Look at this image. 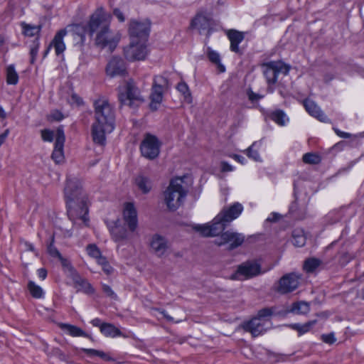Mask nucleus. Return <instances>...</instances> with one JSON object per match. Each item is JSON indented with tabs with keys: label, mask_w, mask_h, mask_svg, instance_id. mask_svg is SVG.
<instances>
[{
	"label": "nucleus",
	"mask_w": 364,
	"mask_h": 364,
	"mask_svg": "<svg viewBox=\"0 0 364 364\" xmlns=\"http://www.w3.org/2000/svg\"><path fill=\"white\" fill-rule=\"evenodd\" d=\"M64 193L70 219L75 224L87 226L89 222L87 214L90 200L82 188L81 181L75 178H68Z\"/></svg>",
	"instance_id": "f257e3e1"
},
{
	"label": "nucleus",
	"mask_w": 364,
	"mask_h": 364,
	"mask_svg": "<svg viewBox=\"0 0 364 364\" xmlns=\"http://www.w3.org/2000/svg\"><path fill=\"white\" fill-rule=\"evenodd\" d=\"M112 16L103 9H97L90 17L89 31L95 43L101 48L113 51L121 38L119 31L110 28Z\"/></svg>",
	"instance_id": "f03ea898"
},
{
	"label": "nucleus",
	"mask_w": 364,
	"mask_h": 364,
	"mask_svg": "<svg viewBox=\"0 0 364 364\" xmlns=\"http://www.w3.org/2000/svg\"><path fill=\"white\" fill-rule=\"evenodd\" d=\"M95 121L92 125L91 134L95 144L104 145L106 134L114 129V112L112 106L105 97H100L94 102Z\"/></svg>",
	"instance_id": "7ed1b4c3"
},
{
	"label": "nucleus",
	"mask_w": 364,
	"mask_h": 364,
	"mask_svg": "<svg viewBox=\"0 0 364 364\" xmlns=\"http://www.w3.org/2000/svg\"><path fill=\"white\" fill-rule=\"evenodd\" d=\"M182 178H175L170 182L169 186L164 193V202L170 210H175L183 203V199L186 196V191L183 187Z\"/></svg>",
	"instance_id": "20e7f679"
},
{
	"label": "nucleus",
	"mask_w": 364,
	"mask_h": 364,
	"mask_svg": "<svg viewBox=\"0 0 364 364\" xmlns=\"http://www.w3.org/2000/svg\"><path fill=\"white\" fill-rule=\"evenodd\" d=\"M168 80L163 75H156L154 78L151 92L149 96L150 109L156 110L163 101L164 94L168 89Z\"/></svg>",
	"instance_id": "39448f33"
},
{
	"label": "nucleus",
	"mask_w": 364,
	"mask_h": 364,
	"mask_svg": "<svg viewBox=\"0 0 364 364\" xmlns=\"http://www.w3.org/2000/svg\"><path fill=\"white\" fill-rule=\"evenodd\" d=\"M150 31L148 20L132 19L128 24V33L131 41H147Z\"/></svg>",
	"instance_id": "423d86ee"
},
{
	"label": "nucleus",
	"mask_w": 364,
	"mask_h": 364,
	"mask_svg": "<svg viewBox=\"0 0 364 364\" xmlns=\"http://www.w3.org/2000/svg\"><path fill=\"white\" fill-rule=\"evenodd\" d=\"M123 54L125 59L130 62L145 60L148 54L146 41L130 40L129 45L124 48Z\"/></svg>",
	"instance_id": "0eeeda50"
},
{
	"label": "nucleus",
	"mask_w": 364,
	"mask_h": 364,
	"mask_svg": "<svg viewBox=\"0 0 364 364\" xmlns=\"http://www.w3.org/2000/svg\"><path fill=\"white\" fill-rule=\"evenodd\" d=\"M227 225V223L218 215L211 223L196 225L193 228L203 237H216L223 233Z\"/></svg>",
	"instance_id": "6e6552de"
},
{
	"label": "nucleus",
	"mask_w": 364,
	"mask_h": 364,
	"mask_svg": "<svg viewBox=\"0 0 364 364\" xmlns=\"http://www.w3.org/2000/svg\"><path fill=\"white\" fill-rule=\"evenodd\" d=\"M120 102L124 105L133 107L143 102L139 90L132 81L127 82L124 90L119 95Z\"/></svg>",
	"instance_id": "1a4fd4ad"
},
{
	"label": "nucleus",
	"mask_w": 364,
	"mask_h": 364,
	"mask_svg": "<svg viewBox=\"0 0 364 364\" xmlns=\"http://www.w3.org/2000/svg\"><path fill=\"white\" fill-rule=\"evenodd\" d=\"M262 273L261 267L255 261H247L237 267L231 278L235 280H245L256 277Z\"/></svg>",
	"instance_id": "9d476101"
},
{
	"label": "nucleus",
	"mask_w": 364,
	"mask_h": 364,
	"mask_svg": "<svg viewBox=\"0 0 364 364\" xmlns=\"http://www.w3.org/2000/svg\"><path fill=\"white\" fill-rule=\"evenodd\" d=\"M160 142L158 139L150 134H146L141 141L140 149L143 156L154 159L159 156L160 151Z\"/></svg>",
	"instance_id": "9b49d317"
},
{
	"label": "nucleus",
	"mask_w": 364,
	"mask_h": 364,
	"mask_svg": "<svg viewBox=\"0 0 364 364\" xmlns=\"http://www.w3.org/2000/svg\"><path fill=\"white\" fill-rule=\"evenodd\" d=\"M85 250L87 254L101 267L102 270L106 275H110L114 272V268L96 245L89 244L87 245Z\"/></svg>",
	"instance_id": "f8f14e48"
},
{
	"label": "nucleus",
	"mask_w": 364,
	"mask_h": 364,
	"mask_svg": "<svg viewBox=\"0 0 364 364\" xmlns=\"http://www.w3.org/2000/svg\"><path fill=\"white\" fill-rule=\"evenodd\" d=\"M300 284V277L294 273L284 275L276 284V291L280 294L290 293L296 289Z\"/></svg>",
	"instance_id": "ddd939ff"
},
{
	"label": "nucleus",
	"mask_w": 364,
	"mask_h": 364,
	"mask_svg": "<svg viewBox=\"0 0 364 364\" xmlns=\"http://www.w3.org/2000/svg\"><path fill=\"white\" fill-rule=\"evenodd\" d=\"M265 67L264 75L267 78L268 84H274L277 81V75L279 73L287 75L289 67L282 62H270L263 65Z\"/></svg>",
	"instance_id": "4468645a"
},
{
	"label": "nucleus",
	"mask_w": 364,
	"mask_h": 364,
	"mask_svg": "<svg viewBox=\"0 0 364 364\" xmlns=\"http://www.w3.org/2000/svg\"><path fill=\"white\" fill-rule=\"evenodd\" d=\"M244 240L245 236L242 234L228 230L223 232L215 242L219 246L228 244L230 249H235L240 246Z\"/></svg>",
	"instance_id": "2eb2a0df"
},
{
	"label": "nucleus",
	"mask_w": 364,
	"mask_h": 364,
	"mask_svg": "<svg viewBox=\"0 0 364 364\" xmlns=\"http://www.w3.org/2000/svg\"><path fill=\"white\" fill-rule=\"evenodd\" d=\"M149 247L151 252L158 257H164L168 255L169 244L165 237L159 235L151 237Z\"/></svg>",
	"instance_id": "dca6fc26"
},
{
	"label": "nucleus",
	"mask_w": 364,
	"mask_h": 364,
	"mask_svg": "<svg viewBox=\"0 0 364 364\" xmlns=\"http://www.w3.org/2000/svg\"><path fill=\"white\" fill-rule=\"evenodd\" d=\"M65 137L64 132L61 128H58L55 133V141L54 150L51 158L56 164H61L65 161L63 147Z\"/></svg>",
	"instance_id": "f3484780"
},
{
	"label": "nucleus",
	"mask_w": 364,
	"mask_h": 364,
	"mask_svg": "<svg viewBox=\"0 0 364 364\" xmlns=\"http://www.w3.org/2000/svg\"><path fill=\"white\" fill-rule=\"evenodd\" d=\"M123 219L129 232H134L137 228V213L132 203H125L124 204Z\"/></svg>",
	"instance_id": "a211bd4d"
},
{
	"label": "nucleus",
	"mask_w": 364,
	"mask_h": 364,
	"mask_svg": "<svg viewBox=\"0 0 364 364\" xmlns=\"http://www.w3.org/2000/svg\"><path fill=\"white\" fill-rule=\"evenodd\" d=\"M243 210L242 205L239 203H235L228 208H224L218 214L220 217L227 224L236 219Z\"/></svg>",
	"instance_id": "6ab92c4d"
},
{
	"label": "nucleus",
	"mask_w": 364,
	"mask_h": 364,
	"mask_svg": "<svg viewBox=\"0 0 364 364\" xmlns=\"http://www.w3.org/2000/svg\"><path fill=\"white\" fill-rule=\"evenodd\" d=\"M267 323L260 320V318L254 317L248 321L244 326L245 329L250 332L254 337L257 336L264 332L267 329Z\"/></svg>",
	"instance_id": "aec40b11"
},
{
	"label": "nucleus",
	"mask_w": 364,
	"mask_h": 364,
	"mask_svg": "<svg viewBox=\"0 0 364 364\" xmlns=\"http://www.w3.org/2000/svg\"><path fill=\"white\" fill-rule=\"evenodd\" d=\"M106 72L111 77L123 75L125 72L124 61L118 58H112L107 64Z\"/></svg>",
	"instance_id": "412c9836"
},
{
	"label": "nucleus",
	"mask_w": 364,
	"mask_h": 364,
	"mask_svg": "<svg viewBox=\"0 0 364 364\" xmlns=\"http://www.w3.org/2000/svg\"><path fill=\"white\" fill-rule=\"evenodd\" d=\"M304 106L309 114L321 122H327L326 116L320 110L317 105L312 100L306 99L304 101Z\"/></svg>",
	"instance_id": "4be33fe9"
},
{
	"label": "nucleus",
	"mask_w": 364,
	"mask_h": 364,
	"mask_svg": "<svg viewBox=\"0 0 364 364\" xmlns=\"http://www.w3.org/2000/svg\"><path fill=\"white\" fill-rule=\"evenodd\" d=\"M209 26V19L201 14H197L191 21V27L197 29L200 33H201L202 31L208 29Z\"/></svg>",
	"instance_id": "5701e85b"
},
{
	"label": "nucleus",
	"mask_w": 364,
	"mask_h": 364,
	"mask_svg": "<svg viewBox=\"0 0 364 364\" xmlns=\"http://www.w3.org/2000/svg\"><path fill=\"white\" fill-rule=\"evenodd\" d=\"M73 281L74 287L77 289V291H82L87 294L94 292V289L91 284L87 280L82 279L78 274L74 275Z\"/></svg>",
	"instance_id": "b1692460"
},
{
	"label": "nucleus",
	"mask_w": 364,
	"mask_h": 364,
	"mask_svg": "<svg viewBox=\"0 0 364 364\" xmlns=\"http://www.w3.org/2000/svg\"><path fill=\"white\" fill-rule=\"evenodd\" d=\"M228 36L230 41V49L234 52H238V44L243 40V33L235 30H230Z\"/></svg>",
	"instance_id": "393cba45"
},
{
	"label": "nucleus",
	"mask_w": 364,
	"mask_h": 364,
	"mask_svg": "<svg viewBox=\"0 0 364 364\" xmlns=\"http://www.w3.org/2000/svg\"><path fill=\"white\" fill-rule=\"evenodd\" d=\"M65 34L66 31L65 30H60L55 34L50 44V46L54 47L57 55L62 53L65 50V46L63 41V38Z\"/></svg>",
	"instance_id": "a878e982"
},
{
	"label": "nucleus",
	"mask_w": 364,
	"mask_h": 364,
	"mask_svg": "<svg viewBox=\"0 0 364 364\" xmlns=\"http://www.w3.org/2000/svg\"><path fill=\"white\" fill-rule=\"evenodd\" d=\"M135 184L138 190L144 194L148 193L152 188L151 181L144 176H139L136 177Z\"/></svg>",
	"instance_id": "bb28decb"
},
{
	"label": "nucleus",
	"mask_w": 364,
	"mask_h": 364,
	"mask_svg": "<svg viewBox=\"0 0 364 364\" xmlns=\"http://www.w3.org/2000/svg\"><path fill=\"white\" fill-rule=\"evenodd\" d=\"M101 333L107 337H125V336L123 335L119 328L115 327L113 324L109 323H106L102 326Z\"/></svg>",
	"instance_id": "cd10ccee"
},
{
	"label": "nucleus",
	"mask_w": 364,
	"mask_h": 364,
	"mask_svg": "<svg viewBox=\"0 0 364 364\" xmlns=\"http://www.w3.org/2000/svg\"><path fill=\"white\" fill-rule=\"evenodd\" d=\"M6 81L8 85H16L18 82V74L14 65L6 68Z\"/></svg>",
	"instance_id": "c85d7f7f"
},
{
	"label": "nucleus",
	"mask_w": 364,
	"mask_h": 364,
	"mask_svg": "<svg viewBox=\"0 0 364 364\" xmlns=\"http://www.w3.org/2000/svg\"><path fill=\"white\" fill-rule=\"evenodd\" d=\"M209 60L214 63L220 73H223L225 70V66L220 63V55L218 53L212 50L210 48L207 51Z\"/></svg>",
	"instance_id": "c756f323"
},
{
	"label": "nucleus",
	"mask_w": 364,
	"mask_h": 364,
	"mask_svg": "<svg viewBox=\"0 0 364 364\" xmlns=\"http://www.w3.org/2000/svg\"><path fill=\"white\" fill-rule=\"evenodd\" d=\"M309 306L306 302L298 301L292 304L290 311L297 314H304L309 312Z\"/></svg>",
	"instance_id": "7c9ffc66"
},
{
	"label": "nucleus",
	"mask_w": 364,
	"mask_h": 364,
	"mask_svg": "<svg viewBox=\"0 0 364 364\" xmlns=\"http://www.w3.org/2000/svg\"><path fill=\"white\" fill-rule=\"evenodd\" d=\"M129 230L124 229L123 228L115 227L112 230V235L116 241H120L123 240H128L130 237Z\"/></svg>",
	"instance_id": "2f4dec72"
},
{
	"label": "nucleus",
	"mask_w": 364,
	"mask_h": 364,
	"mask_svg": "<svg viewBox=\"0 0 364 364\" xmlns=\"http://www.w3.org/2000/svg\"><path fill=\"white\" fill-rule=\"evenodd\" d=\"M28 289L31 295L36 299H41L43 296V289L36 284L33 282L29 281L27 285Z\"/></svg>",
	"instance_id": "473e14b6"
},
{
	"label": "nucleus",
	"mask_w": 364,
	"mask_h": 364,
	"mask_svg": "<svg viewBox=\"0 0 364 364\" xmlns=\"http://www.w3.org/2000/svg\"><path fill=\"white\" fill-rule=\"evenodd\" d=\"M321 264V262L316 258L307 259L304 264V269L306 272H313Z\"/></svg>",
	"instance_id": "72a5a7b5"
},
{
	"label": "nucleus",
	"mask_w": 364,
	"mask_h": 364,
	"mask_svg": "<svg viewBox=\"0 0 364 364\" xmlns=\"http://www.w3.org/2000/svg\"><path fill=\"white\" fill-rule=\"evenodd\" d=\"M292 243L296 247H302L306 243V237L301 230H294L292 234Z\"/></svg>",
	"instance_id": "f704fd0d"
},
{
	"label": "nucleus",
	"mask_w": 364,
	"mask_h": 364,
	"mask_svg": "<svg viewBox=\"0 0 364 364\" xmlns=\"http://www.w3.org/2000/svg\"><path fill=\"white\" fill-rule=\"evenodd\" d=\"M21 26L23 29V33L27 36H34L40 32V26H31L26 23H23Z\"/></svg>",
	"instance_id": "c9c22d12"
},
{
	"label": "nucleus",
	"mask_w": 364,
	"mask_h": 364,
	"mask_svg": "<svg viewBox=\"0 0 364 364\" xmlns=\"http://www.w3.org/2000/svg\"><path fill=\"white\" fill-rule=\"evenodd\" d=\"M61 328L67 331L73 336H85L84 331L75 326L62 324Z\"/></svg>",
	"instance_id": "e433bc0d"
},
{
	"label": "nucleus",
	"mask_w": 364,
	"mask_h": 364,
	"mask_svg": "<svg viewBox=\"0 0 364 364\" xmlns=\"http://www.w3.org/2000/svg\"><path fill=\"white\" fill-rule=\"evenodd\" d=\"M177 90L183 95L184 100L186 102L191 103L192 102L188 86L185 82H179L177 85Z\"/></svg>",
	"instance_id": "4c0bfd02"
},
{
	"label": "nucleus",
	"mask_w": 364,
	"mask_h": 364,
	"mask_svg": "<svg viewBox=\"0 0 364 364\" xmlns=\"http://www.w3.org/2000/svg\"><path fill=\"white\" fill-rule=\"evenodd\" d=\"M58 259L60 261L61 265L63 267L64 270L68 274H69V276L71 277L72 279L74 277L75 274H77L76 271L70 264L69 260H68L66 258H64L63 256L60 257Z\"/></svg>",
	"instance_id": "58836bf2"
},
{
	"label": "nucleus",
	"mask_w": 364,
	"mask_h": 364,
	"mask_svg": "<svg viewBox=\"0 0 364 364\" xmlns=\"http://www.w3.org/2000/svg\"><path fill=\"white\" fill-rule=\"evenodd\" d=\"M271 118L273 121L281 126L285 124V121L287 119L286 114L281 110H277L272 112L271 114Z\"/></svg>",
	"instance_id": "ea45409f"
},
{
	"label": "nucleus",
	"mask_w": 364,
	"mask_h": 364,
	"mask_svg": "<svg viewBox=\"0 0 364 364\" xmlns=\"http://www.w3.org/2000/svg\"><path fill=\"white\" fill-rule=\"evenodd\" d=\"M272 309L269 308H264L259 310L257 313V316L255 318H260L264 323H268L269 318L272 315Z\"/></svg>",
	"instance_id": "a19ab883"
},
{
	"label": "nucleus",
	"mask_w": 364,
	"mask_h": 364,
	"mask_svg": "<svg viewBox=\"0 0 364 364\" xmlns=\"http://www.w3.org/2000/svg\"><path fill=\"white\" fill-rule=\"evenodd\" d=\"M85 353L88 355H97L100 357L104 360H109L111 359L110 356L104 353L103 351L95 350V349H84Z\"/></svg>",
	"instance_id": "79ce46f5"
},
{
	"label": "nucleus",
	"mask_w": 364,
	"mask_h": 364,
	"mask_svg": "<svg viewBox=\"0 0 364 364\" xmlns=\"http://www.w3.org/2000/svg\"><path fill=\"white\" fill-rule=\"evenodd\" d=\"M303 161L306 164H316L320 161V157L312 153H307L303 156Z\"/></svg>",
	"instance_id": "37998d69"
},
{
	"label": "nucleus",
	"mask_w": 364,
	"mask_h": 364,
	"mask_svg": "<svg viewBox=\"0 0 364 364\" xmlns=\"http://www.w3.org/2000/svg\"><path fill=\"white\" fill-rule=\"evenodd\" d=\"M316 321H309L304 325H299V324H294L293 325V328L296 330L300 334L304 333L309 331L310 328L312 327L315 324Z\"/></svg>",
	"instance_id": "c03bdc74"
},
{
	"label": "nucleus",
	"mask_w": 364,
	"mask_h": 364,
	"mask_svg": "<svg viewBox=\"0 0 364 364\" xmlns=\"http://www.w3.org/2000/svg\"><path fill=\"white\" fill-rule=\"evenodd\" d=\"M38 48L39 43L38 42V41H34L30 48L31 63H34L36 57L38 52Z\"/></svg>",
	"instance_id": "a18cd8bd"
},
{
	"label": "nucleus",
	"mask_w": 364,
	"mask_h": 364,
	"mask_svg": "<svg viewBox=\"0 0 364 364\" xmlns=\"http://www.w3.org/2000/svg\"><path fill=\"white\" fill-rule=\"evenodd\" d=\"M55 133L49 129H43L41 131V137L43 141H52L53 138L55 139Z\"/></svg>",
	"instance_id": "49530a36"
},
{
	"label": "nucleus",
	"mask_w": 364,
	"mask_h": 364,
	"mask_svg": "<svg viewBox=\"0 0 364 364\" xmlns=\"http://www.w3.org/2000/svg\"><path fill=\"white\" fill-rule=\"evenodd\" d=\"M102 291L105 294L106 296L110 297L111 299H116L117 295L114 292V291L111 289V287L107 284L102 285Z\"/></svg>",
	"instance_id": "de8ad7c7"
},
{
	"label": "nucleus",
	"mask_w": 364,
	"mask_h": 364,
	"mask_svg": "<svg viewBox=\"0 0 364 364\" xmlns=\"http://www.w3.org/2000/svg\"><path fill=\"white\" fill-rule=\"evenodd\" d=\"M63 116L58 110H54L48 115V118L50 121H60L63 119Z\"/></svg>",
	"instance_id": "09e8293b"
},
{
	"label": "nucleus",
	"mask_w": 364,
	"mask_h": 364,
	"mask_svg": "<svg viewBox=\"0 0 364 364\" xmlns=\"http://www.w3.org/2000/svg\"><path fill=\"white\" fill-rule=\"evenodd\" d=\"M321 339L323 342L329 344H331L336 341L334 335L333 333L323 334L321 336Z\"/></svg>",
	"instance_id": "8fccbe9b"
},
{
	"label": "nucleus",
	"mask_w": 364,
	"mask_h": 364,
	"mask_svg": "<svg viewBox=\"0 0 364 364\" xmlns=\"http://www.w3.org/2000/svg\"><path fill=\"white\" fill-rule=\"evenodd\" d=\"M48 251L49 252V254L53 257H57V258H60V257H62V255H60V253L58 252V250L55 247H53L52 245H50L48 247Z\"/></svg>",
	"instance_id": "3c124183"
},
{
	"label": "nucleus",
	"mask_w": 364,
	"mask_h": 364,
	"mask_svg": "<svg viewBox=\"0 0 364 364\" xmlns=\"http://www.w3.org/2000/svg\"><path fill=\"white\" fill-rule=\"evenodd\" d=\"M247 154L249 157L252 158L254 160H259V154L256 151L253 150L252 146L247 150Z\"/></svg>",
	"instance_id": "603ef678"
},
{
	"label": "nucleus",
	"mask_w": 364,
	"mask_h": 364,
	"mask_svg": "<svg viewBox=\"0 0 364 364\" xmlns=\"http://www.w3.org/2000/svg\"><path fill=\"white\" fill-rule=\"evenodd\" d=\"M113 14L117 17L119 22H124L125 21V17L123 13L119 9H114Z\"/></svg>",
	"instance_id": "864d4df0"
},
{
	"label": "nucleus",
	"mask_w": 364,
	"mask_h": 364,
	"mask_svg": "<svg viewBox=\"0 0 364 364\" xmlns=\"http://www.w3.org/2000/svg\"><path fill=\"white\" fill-rule=\"evenodd\" d=\"M220 168L222 172H229L233 170L232 166L225 161L220 163Z\"/></svg>",
	"instance_id": "5fc2aeb1"
},
{
	"label": "nucleus",
	"mask_w": 364,
	"mask_h": 364,
	"mask_svg": "<svg viewBox=\"0 0 364 364\" xmlns=\"http://www.w3.org/2000/svg\"><path fill=\"white\" fill-rule=\"evenodd\" d=\"M70 102L71 104H75L77 105H80L82 103V100L77 95H72L70 98Z\"/></svg>",
	"instance_id": "6e6d98bb"
},
{
	"label": "nucleus",
	"mask_w": 364,
	"mask_h": 364,
	"mask_svg": "<svg viewBox=\"0 0 364 364\" xmlns=\"http://www.w3.org/2000/svg\"><path fill=\"white\" fill-rule=\"evenodd\" d=\"M91 323L94 326H97V327H99L100 330L101 331L102 330V326L105 323H102L100 319L99 318H95L93 319L92 321H91Z\"/></svg>",
	"instance_id": "4d7b16f0"
},
{
	"label": "nucleus",
	"mask_w": 364,
	"mask_h": 364,
	"mask_svg": "<svg viewBox=\"0 0 364 364\" xmlns=\"http://www.w3.org/2000/svg\"><path fill=\"white\" fill-rule=\"evenodd\" d=\"M248 97L250 100L255 101L260 99L262 97L259 96L258 95L254 93L253 92H250L248 94Z\"/></svg>",
	"instance_id": "13d9d810"
},
{
	"label": "nucleus",
	"mask_w": 364,
	"mask_h": 364,
	"mask_svg": "<svg viewBox=\"0 0 364 364\" xmlns=\"http://www.w3.org/2000/svg\"><path fill=\"white\" fill-rule=\"evenodd\" d=\"M38 274L40 278L42 279H46L47 276V271L45 269H40L38 270Z\"/></svg>",
	"instance_id": "bf43d9fd"
},
{
	"label": "nucleus",
	"mask_w": 364,
	"mask_h": 364,
	"mask_svg": "<svg viewBox=\"0 0 364 364\" xmlns=\"http://www.w3.org/2000/svg\"><path fill=\"white\" fill-rule=\"evenodd\" d=\"M232 159H234L235 160H236L237 161L241 163V164H244V160L245 159L239 155H237V154H233L232 156H230Z\"/></svg>",
	"instance_id": "052dcab7"
},
{
	"label": "nucleus",
	"mask_w": 364,
	"mask_h": 364,
	"mask_svg": "<svg viewBox=\"0 0 364 364\" xmlns=\"http://www.w3.org/2000/svg\"><path fill=\"white\" fill-rule=\"evenodd\" d=\"M159 313L161 314L162 317L166 318L168 321H173V318L168 315L165 311H160Z\"/></svg>",
	"instance_id": "680f3d73"
},
{
	"label": "nucleus",
	"mask_w": 364,
	"mask_h": 364,
	"mask_svg": "<svg viewBox=\"0 0 364 364\" xmlns=\"http://www.w3.org/2000/svg\"><path fill=\"white\" fill-rule=\"evenodd\" d=\"M333 78V75L331 74V75H328V77H325L324 80H325V81L328 82V81L332 80Z\"/></svg>",
	"instance_id": "e2e57ef3"
},
{
	"label": "nucleus",
	"mask_w": 364,
	"mask_h": 364,
	"mask_svg": "<svg viewBox=\"0 0 364 364\" xmlns=\"http://www.w3.org/2000/svg\"><path fill=\"white\" fill-rule=\"evenodd\" d=\"M336 133H337V134H338L341 136H343V137H347L348 136V134L342 133L338 131H336Z\"/></svg>",
	"instance_id": "0e129e2a"
},
{
	"label": "nucleus",
	"mask_w": 364,
	"mask_h": 364,
	"mask_svg": "<svg viewBox=\"0 0 364 364\" xmlns=\"http://www.w3.org/2000/svg\"><path fill=\"white\" fill-rule=\"evenodd\" d=\"M7 134H8V130H6L3 134H1V139L6 137Z\"/></svg>",
	"instance_id": "69168bd1"
},
{
	"label": "nucleus",
	"mask_w": 364,
	"mask_h": 364,
	"mask_svg": "<svg viewBox=\"0 0 364 364\" xmlns=\"http://www.w3.org/2000/svg\"><path fill=\"white\" fill-rule=\"evenodd\" d=\"M269 220H277V215L274 214V218L273 219H269Z\"/></svg>",
	"instance_id": "338daca9"
}]
</instances>
